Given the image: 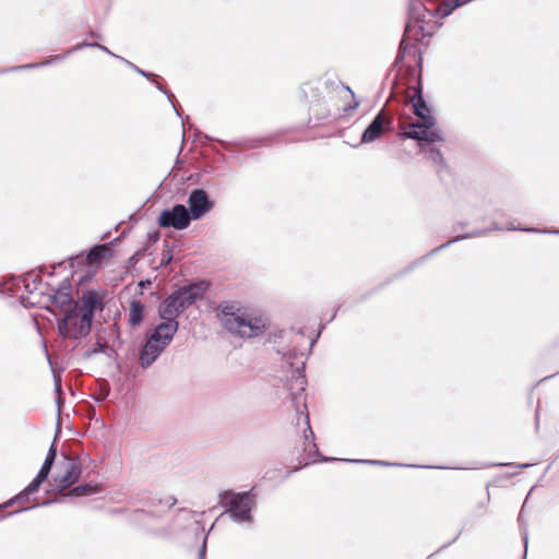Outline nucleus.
<instances>
[{
	"label": "nucleus",
	"mask_w": 559,
	"mask_h": 559,
	"mask_svg": "<svg viewBox=\"0 0 559 559\" xmlns=\"http://www.w3.org/2000/svg\"><path fill=\"white\" fill-rule=\"evenodd\" d=\"M518 522H519V526H520L521 536H522V539L524 543V552H523L522 559H526L527 546H528V530H527V523L523 515V509L521 510V512L519 514Z\"/></svg>",
	"instance_id": "27"
},
{
	"label": "nucleus",
	"mask_w": 559,
	"mask_h": 559,
	"mask_svg": "<svg viewBox=\"0 0 559 559\" xmlns=\"http://www.w3.org/2000/svg\"><path fill=\"white\" fill-rule=\"evenodd\" d=\"M325 328L324 324H321L320 325V330L319 332H321L323 329ZM320 333L317 334V336L311 340L310 342V346H309V349L311 350V348L314 346L316 342H317V338L319 337Z\"/></svg>",
	"instance_id": "45"
},
{
	"label": "nucleus",
	"mask_w": 559,
	"mask_h": 559,
	"mask_svg": "<svg viewBox=\"0 0 559 559\" xmlns=\"http://www.w3.org/2000/svg\"><path fill=\"white\" fill-rule=\"evenodd\" d=\"M412 107L414 115L418 118V121L402 123L399 136L402 139L415 140L417 142H427V144L444 142L442 131L437 128V119L424 98L420 82L418 83V86L415 87Z\"/></svg>",
	"instance_id": "3"
},
{
	"label": "nucleus",
	"mask_w": 559,
	"mask_h": 559,
	"mask_svg": "<svg viewBox=\"0 0 559 559\" xmlns=\"http://www.w3.org/2000/svg\"><path fill=\"white\" fill-rule=\"evenodd\" d=\"M142 253V250H139L138 252H135L130 259H129V263L130 264H135L138 261H139V255Z\"/></svg>",
	"instance_id": "44"
},
{
	"label": "nucleus",
	"mask_w": 559,
	"mask_h": 559,
	"mask_svg": "<svg viewBox=\"0 0 559 559\" xmlns=\"http://www.w3.org/2000/svg\"><path fill=\"white\" fill-rule=\"evenodd\" d=\"M58 288H67V292L71 293V282L69 277H66L62 280V282L59 284Z\"/></svg>",
	"instance_id": "42"
},
{
	"label": "nucleus",
	"mask_w": 559,
	"mask_h": 559,
	"mask_svg": "<svg viewBox=\"0 0 559 559\" xmlns=\"http://www.w3.org/2000/svg\"><path fill=\"white\" fill-rule=\"evenodd\" d=\"M218 320L228 332L242 337L258 336L265 329L264 323L260 319L247 318L243 313H233Z\"/></svg>",
	"instance_id": "7"
},
{
	"label": "nucleus",
	"mask_w": 559,
	"mask_h": 559,
	"mask_svg": "<svg viewBox=\"0 0 559 559\" xmlns=\"http://www.w3.org/2000/svg\"><path fill=\"white\" fill-rule=\"evenodd\" d=\"M435 554H436V552L430 554V556H428V558H427V559H431V558L435 556Z\"/></svg>",
	"instance_id": "57"
},
{
	"label": "nucleus",
	"mask_w": 559,
	"mask_h": 559,
	"mask_svg": "<svg viewBox=\"0 0 559 559\" xmlns=\"http://www.w3.org/2000/svg\"><path fill=\"white\" fill-rule=\"evenodd\" d=\"M85 255L86 254H84V252H81L76 255L71 257L69 266L71 269H74L75 266H82V265L86 264Z\"/></svg>",
	"instance_id": "34"
},
{
	"label": "nucleus",
	"mask_w": 559,
	"mask_h": 559,
	"mask_svg": "<svg viewBox=\"0 0 559 559\" xmlns=\"http://www.w3.org/2000/svg\"><path fill=\"white\" fill-rule=\"evenodd\" d=\"M165 247L168 248L169 247V242L168 241H165Z\"/></svg>",
	"instance_id": "59"
},
{
	"label": "nucleus",
	"mask_w": 559,
	"mask_h": 559,
	"mask_svg": "<svg viewBox=\"0 0 559 559\" xmlns=\"http://www.w3.org/2000/svg\"><path fill=\"white\" fill-rule=\"evenodd\" d=\"M160 238V233L158 230H154L147 234V240L150 242H157Z\"/></svg>",
	"instance_id": "40"
},
{
	"label": "nucleus",
	"mask_w": 559,
	"mask_h": 559,
	"mask_svg": "<svg viewBox=\"0 0 559 559\" xmlns=\"http://www.w3.org/2000/svg\"><path fill=\"white\" fill-rule=\"evenodd\" d=\"M187 202V212L192 221L202 218L214 206V202L203 189L191 190Z\"/></svg>",
	"instance_id": "12"
},
{
	"label": "nucleus",
	"mask_w": 559,
	"mask_h": 559,
	"mask_svg": "<svg viewBox=\"0 0 559 559\" xmlns=\"http://www.w3.org/2000/svg\"><path fill=\"white\" fill-rule=\"evenodd\" d=\"M60 469L61 473L53 476L51 491L62 492L79 480L82 474L81 461L78 456L63 455Z\"/></svg>",
	"instance_id": "8"
},
{
	"label": "nucleus",
	"mask_w": 559,
	"mask_h": 559,
	"mask_svg": "<svg viewBox=\"0 0 559 559\" xmlns=\"http://www.w3.org/2000/svg\"><path fill=\"white\" fill-rule=\"evenodd\" d=\"M52 502H55V500H50V499H48V500H45V501H43V502L35 503V504H33V506H31V507H26V508H22V509H20V510H16V511L12 512L11 514L25 512V511L32 510V509H34V508H37V507H45V506H49V504H51Z\"/></svg>",
	"instance_id": "37"
},
{
	"label": "nucleus",
	"mask_w": 559,
	"mask_h": 559,
	"mask_svg": "<svg viewBox=\"0 0 559 559\" xmlns=\"http://www.w3.org/2000/svg\"><path fill=\"white\" fill-rule=\"evenodd\" d=\"M56 457H57V448H56L55 443H52L47 452V455L45 457V461H44L40 469L38 471L36 477L34 478L36 481H38L39 484H43L44 481L47 480V478L51 472V468L53 466V463L56 461Z\"/></svg>",
	"instance_id": "23"
},
{
	"label": "nucleus",
	"mask_w": 559,
	"mask_h": 559,
	"mask_svg": "<svg viewBox=\"0 0 559 559\" xmlns=\"http://www.w3.org/2000/svg\"><path fill=\"white\" fill-rule=\"evenodd\" d=\"M62 265H64V262H63V261H61V262H59V263H57V264L52 265L51 271L49 272V276H52V275L55 274V272H56L57 267H60V266H62Z\"/></svg>",
	"instance_id": "46"
},
{
	"label": "nucleus",
	"mask_w": 559,
	"mask_h": 559,
	"mask_svg": "<svg viewBox=\"0 0 559 559\" xmlns=\"http://www.w3.org/2000/svg\"><path fill=\"white\" fill-rule=\"evenodd\" d=\"M426 2L435 3L436 0H409L408 19L394 60V66H397L406 56L412 57L419 69V73L423 67V52L415 43H411V39L419 41L427 36H431L432 32L426 28V24H429L431 17L438 14V8L430 9L426 5Z\"/></svg>",
	"instance_id": "2"
},
{
	"label": "nucleus",
	"mask_w": 559,
	"mask_h": 559,
	"mask_svg": "<svg viewBox=\"0 0 559 559\" xmlns=\"http://www.w3.org/2000/svg\"><path fill=\"white\" fill-rule=\"evenodd\" d=\"M139 285H140L141 287H145L146 285H151V281H148V280H147V281H141V282L139 283Z\"/></svg>",
	"instance_id": "51"
},
{
	"label": "nucleus",
	"mask_w": 559,
	"mask_h": 559,
	"mask_svg": "<svg viewBox=\"0 0 559 559\" xmlns=\"http://www.w3.org/2000/svg\"><path fill=\"white\" fill-rule=\"evenodd\" d=\"M424 143L425 142H418L420 153H423L429 162H431L436 167H438V173H440L442 169H445L447 163L441 151L435 146L425 147L423 145Z\"/></svg>",
	"instance_id": "22"
},
{
	"label": "nucleus",
	"mask_w": 559,
	"mask_h": 559,
	"mask_svg": "<svg viewBox=\"0 0 559 559\" xmlns=\"http://www.w3.org/2000/svg\"><path fill=\"white\" fill-rule=\"evenodd\" d=\"M87 417H88L90 420H93L96 417V409H95V407L93 405L88 406Z\"/></svg>",
	"instance_id": "43"
},
{
	"label": "nucleus",
	"mask_w": 559,
	"mask_h": 559,
	"mask_svg": "<svg viewBox=\"0 0 559 559\" xmlns=\"http://www.w3.org/2000/svg\"><path fill=\"white\" fill-rule=\"evenodd\" d=\"M120 60L122 62H124L130 69H132L133 71H135L136 73H139L140 75L146 78L147 80H152L153 78H156V75L152 72H147L145 70H142L141 68H139L136 64L132 63L131 61L124 59L123 57L120 58Z\"/></svg>",
	"instance_id": "33"
},
{
	"label": "nucleus",
	"mask_w": 559,
	"mask_h": 559,
	"mask_svg": "<svg viewBox=\"0 0 559 559\" xmlns=\"http://www.w3.org/2000/svg\"><path fill=\"white\" fill-rule=\"evenodd\" d=\"M450 544H451V543L442 545V546H441V547H440L436 552H438V551H440V550H442V549L447 548Z\"/></svg>",
	"instance_id": "52"
},
{
	"label": "nucleus",
	"mask_w": 559,
	"mask_h": 559,
	"mask_svg": "<svg viewBox=\"0 0 559 559\" xmlns=\"http://www.w3.org/2000/svg\"><path fill=\"white\" fill-rule=\"evenodd\" d=\"M209 284L204 280H198L179 287L170 295L175 297L178 306L185 311L195 301L203 299Z\"/></svg>",
	"instance_id": "9"
},
{
	"label": "nucleus",
	"mask_w": 559,
	"mask_h": 559,
	"mask_svg": "<svg viewBox=\"0 0 559 559\" xmlns=\"http://www.w3.org/2000/svg\"><path fill=\"white\" fill-rule=\"evenodd\" d=\"M297 333H299L300 335H304V333L300 329L297 331Z\"/></svg>",
	"instance_id": "60"
},
{
	"label": "nucleus",
	"mask_w": 559,
	"mask_h": 559,
	"mask_svg": "<svg viewBox=\"0 0 559 559\" xmlns=\"http://www.w3.org/2000/svg\"><path fill=\"white\" fill-rule=\"evenodd\" d=\"M171 507L168 501H163L162 499L157 500L155 503V499H152V503L147 507V509H138L134 511V519L142 521V518H153L157 519L163 516Z\"/></svg>",
	"instance_id": "18"
},
{
	"label": "nucleus",
	"mask_w": 559,
	"mask_h": 559,
	"mask_svg": "<svg viewBox=\"0 0 559 559\" xmlns=\"http://www.w3.org/2000/svg\"><path fill=\"white\" fill-rule=\"evenodd\" d=\"M92 320L84 321L83 316L70 307L64 314L58 319L57 328L59 335L64 340L81 341L90 335Z\"/></svg>",
	"instance_id": "6"
},
{
	"label": "nucleus",
	"mask_w": 559,
	"mask_h": 559,
	"mask_svg": "<svg viewBox=\"0 0 559 559\" xmlns=\"http://www.w3.org/2000/svg\"><path fill=\"white\" fill-rule=\"evenodd\" d=\"M219 504L226 508L225 513L235 523H252V510L255 507V496L253 488L243 492H235L233 490H224L219 495Z\"/></svg>",
	"instance_id": "5"
},
{
	"label": "nucleus",
	"mask_w": 559,
	"mask_h": 559,
	"mask_svg": "<svg viewBox=\"0 0 559 559\" xmlns=\"http://www.w3.org/2000/svg\"><path fill=\"white\" fill-rule=\"evenodd\" d=\"M337 310H338V308L334 311V313L332 314V317L329 321H332L335 318Z\"/></svg>",
	"instance_id": "56"
},
{
	"label": "nucleus",
	"mask_w": 559,
	"mask_h": 559,
	"mask_svg": "<svg viewBox=\"0 0 559 559\" xmlns=\"http://www.w3.org/2000/svg\"><path fill=\"white\" fill-rule=\"evenodd\" d=\"M298 469H299V467H296L294 469L287 471L286 475H285V478L289 477L294 472H297Z\"/></svg>",
	"instance_id": "50"
},
{
	"label": "nucleus",
	"mask_w": 559,
	"mask_h": 559,
	"mask_svg": "<svg viewBox=\"0 0 559 559\" xmlns=\"http://www.w3.org/2000/svg\"><path fill=\"white\" fill-rule=\"evenodd\" d=\"M488 234V229H477V230H473L471 233H466V234H461V235H457L455 236L454 238L450 239L449 241L442 243L441 246L432 249L431 251H429L427 254L420 257L419 259L415 260L414 262H412L408 266H406L402 272L399 273V276L400 275H403V274H406L408 272H411L412 270H414L418 264L423 263L425 260H427L429 257H432L435 255L436 253L440 252L441 250L450 247L452 243H455L457 241H461L463 239H467V238H474V237H480V236H485Z\"/></svg>",
	"instance_id": "14"
},
{
	"label": "nucleus",
	"mask_w": 559,
	"mask_h": 559,
	"mask_svg": "<svg viewBox=\"0 0 559 559\" xmlns=\"http://www.w3.org/2000/svg\"><path fill=\"white\" fill-rule=\"evenodd\" d=\"M307 87H310V84H309V83H306V84H305V86H304V88H302V92H304L305 94H307V90H306Z\"/></svg>",
	"instance_id": "53"
},
{
	"label": "nucleus",
	"mask_w": 559,
	"mask_h": 559,
	"mask_svg": "<svg viewBox=\"0 0 559 559\" xmlns=\"http://www.w3.org/2000/svg\"><path fill=\"white\" fill-rule=\"evenodd\" d=\"M502 229H503V227H501L498 223L493 222L492 226L490 228H488V233L491 230H502Z\"/></svg>",
	"instance_id": "48"
},
{
	"label": "nucleus",
	"mask_w": 559,
	"mask_h": 559,
	"mask_svg": "<svg viewBox=\"0 0 559 559\" xmlns=\"http://www.w3.org/2000/svg\"><path fill=\"white\" fill-rule=\"evenodd\" d=\"M507 230H522V231H526V233H544V234H556V235H559V229H543V230H539L537 228H534V227H524V228H520V227H515L513 225H508L506 227Z\"/></svg>",
	"instance_id": "30"
},
{
	"label": "nucleus",
	"mask_w": 559,
	"mask_h": 559,
	"mask_svg": "<svg viewBox=\"0 0 559 559\" xmlns=\"http://www.w3.org/2000/svg\"><path fill=\"white\" fill-rule=\"evenodd\" d=\"M55 390L56 392L58 393V396L56 399V404L58 406V414H60L61 412V406L63 405V397H62V389H61V384L59 381L55 380Z\"/></svg>",
	"instance_id": "35"
},
{
	"label": "nucleus",
	"mask_w": 559,
	"mask_h": 559,
	"mask_svg": "<svg viewBox=\"0 0 559 559\" xmlns=\"http://www.w3.org/2000/svg\"><path fill=\"white\" fill-rule=\"evenodd\" d=\"M167 346H164L162 343L157 341H152V337L148 336L144 345L140 350V366L143 369L148 368L156 361V359L160 356V354L165 350Z\"/></svg>",
	"instance_id": "17"
},
{
	"label": "nucleus",
	"mask_w": 559,
	"mask_h": 559,
	"mask_svg": "<svg viewBox=\"0 0 559 559\" xmlns=\"http://www.w3.org/2000/svg\"><path fill=\"white\" fill-rule=\"evenodd\" d=\"M102 491V487L98 484H83L70 489L69 496L71 497H84L92 496Z\"/></svg>",
	"instance_id": "25"
},
{
	"label": "nucleus",
	"mask_w": 559,
	"mask_h": 559,
	"mask_svg": "<svg viewBox=\"0 0 559 559\" xmlns=\"http://www.w3.org/2000/svg\"><path fill=\"white\" fill-rule=\"evenodd\" d=\"M240 309L237 304L223 301L218 305L217 318H226L227 316H231L233 313H239Z\"/></svg>",
	"instance_id": "28"
},
{
	"label": "nucleus",
	"mask_w": 559,
	"mask_h": 559,
	"mask_svg": "<svg viewBox=\"0 0 559 559\" xmlns=\"http://www.w3.org/2000/svg\"><path fill=\"white\" fill-rule=\"evenodd\" d=\"M182 312L183 310L178 306V302L171 295L166 297L158 307V316L160 319L177 320Z\"/></svg>",
	"instance_id": "20"
},
{
	"label": "nucleus",
	"mask_w": 559,
	"mask_h": 559,
	"mask_svg": "<svg viewBox=\"0 0 559 559\" xmlns=\"http://www.w3.org/2000/svg\"><path fill=\"white\" fill-rule=\"evenodd\" d=\"M109 395V388L103 389L100 393L92 394V397L95 402L102 403Z\"/></svg>",
	"instance_id": "38"
},
{
	"label": "nucleus",
	"mask_w": 559,
	"mask_h": 559,
	"mask_svg": "<svg viewBox=\"0 0 559 559\" xmlns=\"http://www.w3.org/2000/svg\"><path fill=\"white\" fill-rule=\"evenodd\" d=\"M393 117L383 107L367 126L361 134L360 144L372 143L392 130Z\"/></svg>",
	"instance_id": "11"
},
{
	"label": "nucleus",
	"mask_w": 559,
	"mask_h": 559,
	"mask_svg": "<svg viewBox=\"0 0 559 559\" xmlns=\"http://www.w3.org/2000/svg\"><path fill=\"white\" fill-rule=\"evenodd\" d=\"M348 463H355V464H369V465H381V466H405L404 464L400 463H390L386 461H379V460H357V459H348L344 460ZM407 467H418V465H406Z\"/></svg>",
	"instance_id": "29"
},
{
	"label": "nucleus",
	"mask_w": 559,
	"mask_h": 559,
	"mask_svg": "<svg viewBox=\"0 0 559 559\" xmlns=\"http://www.w3.org/2000/svg\"><path fill=\"white\" fill-rule=\"evenodd\" d=\"M39 273L35 274L33 271L22 275L19 278L17 285L22 284L27 295L21 296V304L24 307H44L49 310V304L56 305L60 308L72 304V294L67 292V288H56L50 290L48 284H44L40 277L46 270L45 265L39 266Z\"/></svg>",
	"instance_id": "4"
},
{
	"label": "nucleus",
	"mask_w": 559,
	"mask_h": 559,
	"mask_svg": "<svg viewBox=\"0 0 559 559\" xmlns=\"http://www.w3.org/2000/svg\"><path fill=\"white\" fill-rule=\"evenodd\" d=\"M112 255L109 243H100L93 246L85 255L87 265L102 264L106 259Z\"/></svg>",
	"instance_id": "19"
},
{
	"label": "nucleus",
	"mask_w": 559,
	"mask_h": 559,
	"mask_svg": "<svg viewBox=\"0 0 559 559\" xmlns=\"http://www.w3.org/2000/svg\"><path fill=\"white\" fill-rule=\"evenodd\" d=\"M153 332L151 333L152 341H157L164 346H168L174 340L175 334L179 329V322L177 320L162 319Z\"/></svg>",
	"instance_id": "16"
},
{
	"label": "nucleus",
	"mask_w": 559,
	"mask_h": 559,
	"mask_svg": "<svg viewBox=\"0 0 559 559\" xmlns=\"http://www.w3.org/2000/svg\"><path fill=\"white\" fill-rule=\"evenodd\" d=\"M74 308L79 314L83 316V320H92L94 319V314L96 310H103L104 304L102 296L94 290H84L80 300L73 302L71 306Z\"/></svg>",
	"instance_id": "13"
},
{
	"label": "nucleus",
	"mask_w": 559,
	"mask_h": 559,
	"mask_svg": "<svg viewBox=\"0 0 559 559\" xmlns=\"http://www.w3.org/2000/svg\"><path fill=\"white\" fill-rule=\"evenodd\" d=\"M192 222L183 204H175L159 213L157 218L158 226L162 228H174L176 230L186 229Z\"/></svg>",
	"instance_id": "10"
},
{
	"label": "nucleus",
	"mask_w": 559,
	"mask_h": 559,
	"mask_svg": "<svg viewBox=\"0 0 559 559\" xmlns=\"http://www.w3.org/2000/svg\"><path fill=\"white\" fill-rule=\"evenodd\" d=\"M88 35L92 37V38H96V39H99L102 38V35L95 31H90L88 32Z\"/></svg>",
	"instance_id": "49"
},
{
	"label": "nucleus",
	"mask_w": 559,
	"mask_h": 559,
	"mask_svg": "<svg viewBox=\"0 0 559 559\" xmlns=\"http://www.w3.org/2000/svg\"><path fill=\"white\" fill-rule=\"evenodd\" d=\"M145 307L139 299H132L129 307V319L128 322L131 328H136L141 324L144 317Z\"/></svg>",
	"instance_id": "24"
},
{
	"label": "nucleus",
	"mask_w": 559,
	"mask_h": 559,
	"mask_svg": "<svg viewBox=\"0 0 559 559\" xmlns=\"http://www.w3.org/2000/svg\"><path fill=\"white\" fill-rule=\"evenodd\" d=\"M173 261V253L169 249L167 250H164L163 253H162V259H160V263H159V266L163 267V266H167L168 264H170Z\"/></svg>",
	"instance_id": "36"
},
{
	"label": "nucleus",
	"mask_w": 559,
	"mask_h": 559,
	"mask_svg": "<svg viewBox=\"0 0 559 559\" xmlns=\"http://www.w3.org/2000/svg\"><path fill=\"white\" fill-rule=\"evenodd\" d=\"M221 144L223 145V147L229 152H234L233 150V144L231 143H228V142H224V141H221Z\"/></svg>",
	"instance_id": "47"
},
{
	"label": "nucleus",
	"mask_w": 559,
	"mask_h": 559,
	"mask_svg": "<svg viewBox=\"0 0 559 559\" xmlns=\"http://www.w3.org/2000/svg\"><path fill=\"white\" fill-rule=\"evenodd\" d=\"M497 465H499V466H503V465H506V464H504V463H498Z\"/></svg>",
	"instance_id": "62"
},
{
	"label": "nucleus",
	"mask_w": 559,
	"mask_h": 559,
	"mask_svg": "<svg viewBox=\"0 0 559 559\" xmlns=\"http://www.w3.org/2000/svg\"><path fill=\"white\" fill-rule=\"evenodd\" d=\"M94 45H95L94 48H97V49L102 50L103 52H105V53H107L109 56H112L114 58H117L119 60H120V58H122L121 56H118V55L114 53L111 50H109L108 47H106V46H104V45H102L99 43L94 41Z\"/></svg>",
	"instance_id": "39"
},
{
	"label": "nucleus",
	"mask_w": 559,
	"mask_h": 559,
	"mask_svg": "<svg viewBox=\"0 0 559 559\" xmlns=\"http://www.w3.org/2000/svg\"><path fill=\"white\" fill-rule=\"evenodd\" d=\"M309 464H310V462H309V461H306V462L304 463V466H307V465H309Z\"/></svg>",
	"instance_id": "58"
},
{
	"label": "nucleus",
	"mask_w": 559,
	"mask_h": 559,
	"mask_svg": "<svg viewBox=\"0 0 559 559\" xmlns=\"http://www.w3.org/2000/svg\"><path fill=\"white\" fill-rule=\"evenodd\" d=\"M277 136L271 135L266 138H257L251 140H246L243 145L248 148H258L262 146H269L274 143Z\"/></svg>",
	"instance_id": "26"
},
{
	"label": "nucleus",
	"mask_w": 559,
	"mask_h": 559,
	"mask_svg": "<svg viewBox=\"0 0 559 559\" xmlns=\"http://www.w3.org/2000/svg\"><path fill=\"white\" fill-rule=\"evenodd\" d=\"M206 540H207V536H205L203 538V543H202V546L199 550V554H198V558L199 559H205V554H206Z\"/></svg>",
	"instance_id": "41"
},
{
	"label": "nucleus",
	"mask_w": 559,
	"mask_h": 559,
	"mask_svg": "<svg viewBox=\"0 0 559 559\" xmlns=\"http://www.w3.org/2000/svg\"><path fill=\"white\" fill-rule=\"evenodd\" d=\"M156 87L158 91H160L166 97L168 98L169 103L171 104L173 108L175 109L177 116L180 117L179 109L175 105V95L171 93V91L167 90L163 84H160L157 81H154Z\"/></svg>",
	"instance_id": "31"
},
{
	"label": "nucleus",
	"mask_w": 559,
	"mask_h": 559,
	"mask_svg": "<svg viewBox=\"0 0 559 559\" xmlns=\"http://www.w3.org/2000/svg\"><path fill=\"white\" fill-rule=\"evenodd\" d=\"M518 466H519L520 468H526V467L531 466V464H520V465H518Z\"/></svg>",
	"instance_id": "54"
},
{
	"label": "nucleus",
	"mask_w": 559,
	"mask_h": 559,
	"mask_svg": "<svg viewBox=\"0 0 559 559\" xmlns=\"http://www.w3.org/2000/svg\"><path fill=\"white\" fill-rule=\"evenodd\" d=\"M451 5H452L451 2H447L444 9H451Z\"/></svg>",
	"instance_id": "55"
},
{
	"label": "nucleus",
	"mask_w": 559,
	"mask_h": 559,
	"mask_svg": "<svg viewBox=\"0 0 559 559\" xmlns=\"http://www.w3.org/2000/svg\"><path fill=\"white\" fill-rule=\"evenodd\" d=\"M109 349L108 345L106 343H102V342H96L93 347L88 348L84 356L85 357H91L93 355H96L98 353H104L106 354L107 350Z\"/></svg>",
	"instance_id": "32"
},
{
	"label": "nucleus",
	"mask_w": 559,
	"mask_h": 559,
	"mask_svg": "<svg viewBox=\"0 0 559 559\" xmlns=\"http://www.w3.org/2000/svg\"><path fill=\"white\" fill-rule=\"evenodd\" d=\"M94 46H95L94 43L82 41V43L74 45L72 48L68 49L67 51H64L61 55L50 56L41 62H34V63H27V64L12 67V68L8 69L7 71H20V70L37 69V68L50 66L52 63L64 60L67 57H69L73 52L80 51L84 48H94Z\"/></svg>",
	"instance_id": "15"
},
{
	"label": "nucleus",
	"mask_w": 559,
	"mask_h": 559,
	"mask_svg": "<svg viewBox=\"0 0 559 559\" xmlns=\"http://www.w3.org/2000/svg\"><path fill=\"white\" fill-rule=\"evenodd\" d=\"M280 354L283 355L284 366L289 368L290 377L286 378L285 389L288 392V397L292 404V407L296 412L298 426L300 420L302 419L306 428L304 430L305 442H308V445L313 450V453L319 457L320 462H332L338 461L336 457L323 456L319 453V449L314 443V433L310 426L309 414L306 404L305 391L307 386V378L305 374V366L306 358L304 353L297 352L296 349H288L286 352L278 350ZM312 462H317V460H312Z\"/></svg>",
	"instance_id": "1"
},
{
	"label": "nucleus",
	"mask_w": 559,
	"mask_h": 559,
	"mask_svg": "<svg viewBox=\"0 0 559 559\" xmlns=\"http://www.w3.org/2000/svg\"><path fill=\"white\" fill-rule=\"evenodd\" d=\"M457 225H460V226H465L466 224L461 222V223H459Z\"/></svg>",
	"instance_id": "61"
},
{
	"label": "nucleus",
	"mask_w": 559,
	"mask_h": 559,
	"mask_svg": "<svg viewBox=\"0 0 559 559\" xmlns=\"http://www.w3.org/2000/svg\"><path fill=\"white\" fill-rule=\"evenodd\" d=\"M41 484L33 479L22 491H20L16 496L9 499L8 501L0 504V510H3L5 508L11 507L14 503H23L27 502L29 499V496L35 493Z\"/></svg>",
	"instance_id": "21"
}]
</instances>
